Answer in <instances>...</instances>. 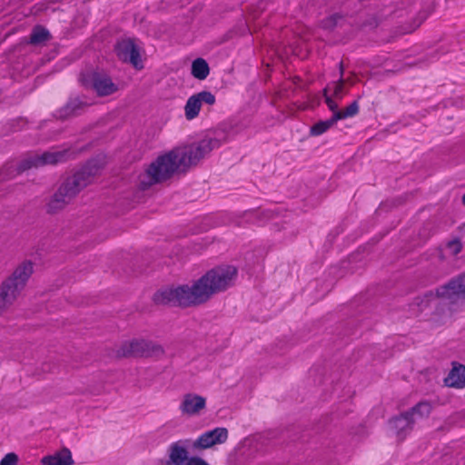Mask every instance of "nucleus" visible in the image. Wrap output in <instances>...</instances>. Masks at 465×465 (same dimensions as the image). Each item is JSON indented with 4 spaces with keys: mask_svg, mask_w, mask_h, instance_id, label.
Segmentation results:
<instances>
[{
    "mask_svg": "<svg viewBox=\"0 0 465 465\" xmlns=\"http://www.w3.org/2000/svg\"><path fill=\"white\" fill-rule=\"evenodd\" d=\"M105 165V156L103 154H97L86 160L77 169H74L73 173L83 186L86 188L94 183V178L100 174Z\"/></svg>",
    "mask_w": 465,
    "mask_h": 465,
    "instance_id": "nucleus-11",
    "label": "nucleus"
},
{
    "mask_svg": "<svg viewBox=\"0 0 465 465\" xmlns=\"http://www.w3.org/2000/svg\"><path fill=\"white\" fill-rule=\"evenodd\" d=\"M190 440L173 442L167 449V459L159 460V465H210L204 459L190 455L188 445Z\"/></svg>",
    "mask_w": 465,
    "mask_h": 465,
    "instance_id": "nucleus-6",
    "label": "nucleus"
},
{
    "mask_svg": "<svg viewBox=\"0 0 465 465\" xmlns=\"http://www.w3.org/2000/svg\"><path fill=\"white\" fill-rule=\"evenodd\" d=\"M360 106L358 100H354L350 105H348L344 110H341V113H336L335 117L338 121L353 117L359 114Z\"/></svg>",
    "mask_w": 465,
    "mask_h": 465,
    "instance_id": "nucleus-24",
    "label": "nucleus"
},
{
    "mask_svg": "<svg viewBox=\"0 0 465 465\" xmlns=\"http://www.w3.org/2000/svg\"><path fill=\"white\" fill-rule=\"evenodd\" d=\"M449 247L452 250L454 254H458L462 250V242L460 237L453 239L449 242Z\"/></svg>",
    "mask_w": 465,
    "mask_h": 465,
    "instance_id": "nucleus-33",
    "label": "nucleus"
},
{
    "mask_svg": "<svg viewBox=\"0 0 465 465\" xmlns=\"http://www.w3.org/2000/svg\"><path fill=\"white\" fill-rule=\"evenodd\" d=\"M414 423L415 419H411L406 411L388 420L390 430L396 434L401 440L412 430Z\"/></svg>",
    "mask_w": 465,
    "mask_h": 465,
    "instance_id": "nucleus-13",
    "label": "nucleus"
},
{
    "mask_svg": "<svg viewBox=\"0 0 465 465\" xmlns=\"http://www.w3.org/2000/svg\"><path fill=\"white\" fill-rule=\"evenodd\" d=\"M18 456L15 452H9L4 456L0 465H17Z\"/></svg>",
    "mask_w": 465,
    "mask_h": 465,
    "instance_id": "nucleus-31",
    "label": "nucleus"
},
{
    "mask_svg": "<svg viewBox=\"0 0 465 465\" xmlns=\"http://www.w3.org/2000/svg\"><path fill=\"white\" fill-rule=\"evenodd\" d=\"M67 153L65 151L45 152L41 155H35L39 167L46 164H56L66 160Z\"/></svg>",
    "mask_w": 465,
    "mask_h": 465,
    "instance_id": "nucleus-17",
    "label": "nucleus"
},
{
    "mask_svg": "<svg viewBox=\"0 0 465 465\" xmlns=\"http://www.w3.org/2000/svg\"><path fill=\"white\" fill-rule=\"evenodd\" d=\"M33 273V263L24 262L0 285V315L17 299Z\"/></svg>",
    "mask_w": 465,
    "mask_h": 465,
    "instance_id": "nucleus-4",
    "label": "nucleus"
},
{
    "mask_svg": "<svg viewBox=\"0 0 465 465\" xmlns=\"http://www.w3.org/2000/svg\"><path fill=\"white\" fill-rule=\"evenodd\" d=\"M207 61L202 57L195 58L191 64V74L197 80H205L210 74Z\"/></svg>",
    "mask_w": 465,
    "mask_h": 465,
    "instance_id": "nucleus-19",
    "label": "nucleus"
},
{
    "mask_svg": "<svg viewBox=\"0 0 465 465\" xmlns=\"http://www.w3.org/2000/svg\"><path fill=\"white\" fill-rule=\"evenodd\" d=\"M228 439V430L223 427H217L201 434L193 443L194 449L206 450L216 444L224 443Z\"/></svg>",
    "mask_w": 465,
    "mask_h": 465,
    "instance_id": "nucleus-12",
    "label": "nucleus"
},
{
    "mask_svg": "<svg viewBox=\"0 0 465 465\" xmlns=\"http://www.w3.org/2000/svg\"><path fill=\"white\" fill-rule=\"evenodd\" d=\"M125 263L124 265L123 264V270L128 274V275H131V274H136V273H139L141 272V271L137 270L135 268V264H136V262H137V257H134L131 254H127V257H124L122 256L121 258Z\"/></svg>",
    "mask_w": 465,
    "mask_h": 465,
    "instance_id": "nucleus-27",
    "label": "nucleus"
},
{
    "mask_svg": "<svg viewBox=\"0 0 465 465\" xmlns=\"http://www.w3.org/2000/svg\"><path fill=\"white\" fill-rule=\"evenodd\" d=\"M344 78L341 77V79H339L337 82H334V87H333V96L337 99L342 98V91H343V85H344Z\"/></svg>",
    "mask_w": 465,
    "mask_h": 465,
    "instance_id": "nucleus-32",
    "label": "nucleus"
},
{
    "mask_svg": "<svg viewBox=\"0 0 465 465\" xmlns=\"http://www.w3.org/2000/svg\"><path fill=\"white\" fill-rule=\"evenodd\" d=\"M205 406L206 399L203 396L194 393H187L183 396V401L180 405V410L183 413L193 416L199 414Z\"/></svg>",
    "mask_w": 465,
    "mask_h": 465,
    "instance_id": "nucleus-14",
    "label": "nucleus"
},
{
    "mask_svg": "<svg viewBox=\"0 0 465 465\" xmlns=\"http://www.w3.org/2000/svg\"><path fill=\"white\" fill-rule=\"evenodd\" d=\"M461 201H462V204L465 206V193L462 195Z\"/></svg>",
    "mask_w": 465,
    "mask_h": 465,
    "instance_id": "nucleus-39",
    "label": "nucleus"
},
{
    "mask_svg": "<svg viewBox=\"0 0 465 465\" xmlns=\"http://www.w3.org/2000/svg\"><path fill=\"white\" fill-rule=\"evenodd\" d=\"M74 462L71 450L66 447L53 455L45 456L41 460L42 465H73Z\"/></svg>",
    "mask_w": 465,
    "mask_h": 465,
    "instance_id": "nucleus-16",
    "label": "nucleus"
},
{
    "mask_svg": "<svg viewBox=\"0 0 465 465\" xmlns=\"http://www.w3.org/2000/svg\"><path fill=\"white\" fill-rule=\"evenodd\" d=\"M252 213L255 214L257 217L262 216V217H264L266 219L270 217V213L268 211H263L262 213L252 212Z\"/></svg>",
    "mask_w": 465,
    "mask_h": 465,
    "instance_id": "nucleus-35",
    "label": "nucleus"
},
{
    "mask_svg": "<svg viewBox=\"0 0 465 465\" xmlns=\"http://www.w3.org/2000/svg\"><path fill=\"white\" fill-rule=\"evenodd\" d=\"M454 305L455 304L450 303L448 300L437 299V302H433V310L430 311V314L441 318L450 312Z\"/></svg>",
    "mask_w": 465,
    "mask_h": 465,
    "instance_id": "nucleus-23",
    "label": "nucleus"
},
{
    "mask_svg": "<svg viewBox=\"0 0 465 465\" xmlns=\"http://www.w3.org/2000/svg\"><path fill=\"white\" fill-rule=\"evenodd\" d=\"M437 299L448 300L452 304L465 302V272L450 278L446 283L434 290H429L412 299L408 304L409 312L413 316H420L431 310Z\"/></svg>",
    "mask_w": 465,
    "mask_h": 465,
    "instance_id": "nucleus-3",
    "label": "nucleus"
},
{
    "mask_svg": "<svg viewBox=\"0 0 465 465\" xmlns=\"http://www.w3.org/2000/svg\"><path fill=\"white\" fill-rule=\"evenodd\" d=\"M322 95L324 97V100L326 99V96H330L329 95V87L326 86L323 90H322Z\"/></svg>",
    "mask_w": 465,
    "mask_h": 465,
    "instance_id": "nucleus-38",
    "label": "nucleus"
},
{
    "mask_svg": "<svg viewBox=\"0 0 465 465\" xmlns=\"http://www.w3.org/2000/svg\"><path fill=\"white\" fill-rule=\"evenodd\" d=\"M343 15L340 13H334L322 21V26L324 30L332 31L338 25V21L342 19Z\"/></svg>",
    "mask_w": 465,
    "mask_h": 465,
    "instance_id": "nucleus-28",
    "label": "nucleus"
},
{
    "mask_svg": "<svg viewBox=\"0 0 465 465\" xmlns=\"http://www.w3.org/2000/svg\"><path fill=\"white\" fill-rule=\"evenodd\" d=\"M445 385L451 388H465V365L452 362V369L444 380Z\"/></svg>",
    "mask_w": 465,
    "mask_h": 465,
    "instance_id": "nucleus-15",
    "label": "nucleus"
},
{
    "mask_svg": "<svg viewBox=\"0 0 465 465\" xmlns=\"http://www.w3.org/2000/svg\"><path fill=\"white\" fill-rule=\"evenodd\" d=\"M238 270L233 265H218L208 270L190 286L168 285L155 291L152 302L155 306L186 309L207 302L214 294L234 285Z\"/></svg>",
    "mask_w": 465,
    "mask_h": 465,
    "instance_id": "nucleus-1",
    "label": "nucleus"
},
{
    "mask_svg": "<svg viewBox=\"0 0 465 465\" xmlns=\"http://www.w3.org/2000/svg\"><path fill=\"white\" fill-rule=\"evenodd\" d=\"M202 104L194 94L190 96L184 106V114L187 120H193L199 115Z\"/></svg>",
    "mask_w": 465,
    "mask_h": 465,
    "instance_id": "nucleus-22",
    "label": "nucleus"
},
{
    "mask_svg": "<svg viewBox=\"0 0 465 465\" xmlns=\"http://www.w3.org/2000/svg\"><path fill=\"white\" fill-rule=\"evenodd\" d=\"M339 69H340V78L339 79H341V77L343 78V74H344V66H343L342 62L340 63Z\"/></svg>",
    "mask_w": 465,
    "mask_h": 465,
    "instance_id": "nucleus-37",
    "label": "nucleus"
},
{
    "mask_svg": "<svg viewBox=\"0 0 465 465\" xmlns=\"http://www.w3.org/2000/svg\"><path fill=\"white\" fill-rule=\"evenodd\" d=\"M80 84L85 89L94 90L100 97L107 96L116 92V84L104 72L85 70L78 76Z\"/></svg>",
    "mask_w": 465,
    "mask_h": 465,
    "instance_id": "nucleus-7",
    "label": "nucleus"
},
{
    "mask_svg": "<svg viewBox=\"0 0 465 465\" xmlns=\"http://www.w3.org/2000/svg\"><path fill=\"white\" fill-rule=\"evenodd\" d=\"M144 49L136 43L135 38L127 37L118 41V59L136 71L144 68Z\"/></svg>",
    "mask_w": 465,
    "mask_h": 465,
    "instance_id": "nucleus-10",
    "label": "nucleus"
},
{
    "mask_svg": "<svg viewBox=\"0 0 465 465\" xmlns=\"http://www.w3.org/2000/svg\"><path fill=\"white\" fill-rule=\"evenodd\" d=\"M458 232L460 234V236H463L465 234V223H463L462 224H460L459 227H458Z\"/></svg>",
    "mask_w": 465,
    "mask_h": 465,
    "instance_id": "nucleus-36",
    "label": "nucleus"
},
{
    "mask_svg": "<svg viewBox=\"0 0 465 465\" xmlns=\"http://www.w3.org/2000/svg\"><path fill=\"white\" fill-rule=\"evenodd\" d=\"M38 162L35 160V155L29 156L25 159H23L19 162V163L16 165V170L19 174L23 173L25 171H28L32 168H38Z\"/></svg>",
    "mask_w": 465,
    "mask_h": 465,
    "instance_id": "nucleus-26",
    "label": "nucleus"
},
{
    "mask_svg": "<svg viewBox=\"0 0 465 465\" xmlns=\"http://www.w3.org/2000/svg\"><path fill=\"white\" fill-rule=\"evenodd\" d=\"M84 187L74 173L67 176L46 203V213L55 214L75 198Z\"/></svg>",
    "mask_w": 465,
    "mask_h": 465,
    "instance_id": "nucleus-5",
    "label": "nucleus"
},
{
    "mask_svg": "<svg viewBox=\"0 0 465 465\" xmlns=\"http://www.w3.org/2000/svg\"><path fill=\"white\" fill-rule=\"evenodd\" d=\"M338 119L335 117V114H332L331 118L327 120H321L315 123L310 128V135L311 136H319L326 133L330 128H331L336 123Z\"/></svg>",
    "mask_w": 465,
    "mask_h": 465,
    "instance_id": "nucleus-21",
    "label": "nucleus"
},
{
    "mask_svg": "<svg viewBox=\"0 0 465 465\" xmlns=\"http://www.w3.org/2000/svg\"><path fill=\"white\" fill-rule=\"evenodd\" d=\"M113 49L116 50V44L113 45Z\"/></svg>",
    "mask_w": 465,
    "mask_h": 465,
    "instance_id": "nucleus-40",
    "label": "nucleus"
},
{
    "mask_svg": "<svg viewBox=\"0 0 465 465\" xmlns=\"http://www.w3.org/2000/svg\"><path fill=\"white\" fill-rule=\"evenodd\" d=\"M51 38L52 35L48 29L41 25H36L33 27L26 43L32 45H39Z\"/></svg>",
    "mask_w": 465,
    "mask_h": 465,
    "instance_id": "nucleus-18",
    "label": "nucleus"
},
{
    "mask_svg": "<svg viewBox=\"0 0 465 465\" xmlns=\"http://www.w3.org/2000/svg\"><path fill=\"white\" fill-rule=\"evenodd\" d=\"M163 353L164 350L161 345L143 339L124 342L118 349V358L159 357Z\"/></svg>",
    "mask_w": 465,
    "mask_h": 465,
    "instance_id": "nucleus-8",
    "label": "nucleus"
},
{
    "mask_svg": "<svg viewBox=\"0 0 465 465\" xmlns=\"http://www.w3.org/2000/svg\"><path fill=\"white\" fill-rule=\"evenodd\" d=\"M194 95L196 96V98H198L201 104L204 103L206 104L213 105L215 104L216 101L215 95L210 91L203 90L197 94H194Z\"/></svg>",
    "mask_w": 465,
    "mask_h": 465,
    "instance_id": "nucleus-30",
    "label": "nucleus"
},
{
    "mask_svg": "<svg viewBox=\"0 0 465 465\" xmlns=\"http://www.w3.org/2000/svg\"><path fill=\"white\" fill-rule=\"evenodd\" d=\"M91 105L86 95L71 94L66 102L52 113V117L60 122L69 121L83 115Z\"/></svg>",
    "mask_w": 465,
    "mask_h": 465,
    "instance_id": "nucleus-9",
    "label": "nucleus"
},
{
    "mask_svg": "<svg viewBox=\"0 0 465 465\" xmlns=\"http://www.w3.org/2000/svg\"><path fill=\"white\" fill-rule=\"evenodd\" d=\"M221 146L219 138L204 137L199 141L173 147L159 155L145 169L143 177L140 176L138 188L147 191L153 185L171 179L175 173L185 174L195 167L210 153Z\"/></svg>",
    "mask_w": 465,
    "mask_h": 465,
    "instance_id": "nucleus-2",
    "label": "nucleus"
},
{
    "mask_svg": "<svg viewBox=\"0 0 465 465\" xmlns=\"http://www.w3.org/2000/svg\"><path fill=\"white\" fill-rule=\"evenodd\" d=\"M325 103L329 110L332 112V114H335L336 113H341V110H339L337 103L332 99L331 96H326Z\"/></svg>",
    "mask_w": 465,
    "mask_h": 465,
    "instance_id": "nucleus-34",
    "label": "nucleus"
},
{
    "mask_svg": "<svg viewBox=\"0 0 465 465\" xmlns=\"http://www.w3.org/2000/svg\"><path fill=\"white\" fill-rule=\"evenodd\" d=\"M433 406L429 401H420L406 411L411 419L418 417L420 419L428 418L431 413Z\"/></svg>",
    "mask_w": 465,
    "mask_h": 465,
    "instance_id": "nucleus-20",
    "label": "nucleus"
},
{
    "mask_svg": "<svg viewBox=\"0 0 465 465\" xmlns=\"http://www.w3.org/2000/svg\"><path fill=\"white\" fill-rule=\"evenodd\" d=\"M233 127L231 124L228 123H222L220 124L217 128L214 130V137L213 138H219L220 143H222V140L226 139V134H229L232 132Z\"/></svg>",
    "mask_w": 465,
    "mask_h": 465,
    "instance_id": "nucleus-29",
    "label": "nucleus"
},
{
    "mask_svg": "<svg viewBox=\"0 0 465 465\" xmlns=\"http://www.w3.org/2000/svg\"><path fill=\"white\" fill-rule=\"evenodd\" d=\"M16 166L13 163H5L0 170V183L14 179L18 175Z\"/></svg>",
    "mask_w": 465,
    "mask_h": 465,
    "instance_id": "nucleus-25",
    "label": "nucleus"
}]
</instances>
